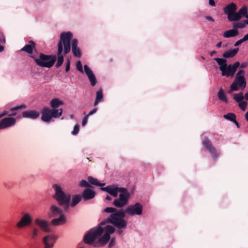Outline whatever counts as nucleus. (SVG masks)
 Returning <instances> with one entry per match:
<instances>
[{"label": "nucleus", "instance_id": "f257e3e1", "mask_svg": "<svg viewBox=\"0 0 248 248\" xmlns=\"http://www.w3.org/2000/svg\"><path fill=\"white\" fill-rule=\"evenodd\" d=\"M101 225L97 228H93L90 230L84 236V240L87 244H92L98 237L100 236L103 232L104 234L100 238L98 242L95 244V246H104L106 244L110 238V234L115 231V228L111 225H107L104 228Z\"/></svg>", "mask_w": 248, "mask_h": 248}, {"label": "nucleus", "instance_id": "f03ea898", "mask_svg": "<svg viewBox=\"0 0 248 248\" xmlns=\"http://www.w3.org/2000/svg\"><path fill=\"white\" fill-rule=\"evenodd\" d=\"M73 37L72 33L69 31L62 32L60 35V39L58 44V59L55 65L56 68L60 67L64 60V56L70 51V41Z\"/></svg>", "mask_w": 248, "mask_h": 248}, {"label": "nucleus", "instance_id": "7ed1b4c3", "mask_svg": "<svg viewBox=\"0 0 248 248\" xmlns=\"http://www.w3.org/2000/svg\"><path fill=\"white\" fill-rule=\"evenodd\" d=\"M118 192L120 193L119 198L113 201V204L117 208H122L128 204L131 194L125 188L118 187L116 185L109 186L108 193L110 195L117 197Z\"/></svg>", "mask_w": 248, "mask_h": 248}, {"label": "nucleus", "instance_id": "20e7f679", "mask_svg": "<svg viewBox=\"0 0 248 248\" xmlns=\"http://www.w3.org/2000/svg\"><path fill=\"white\" fill-rule=\"evenodd\" d=\"M125 212L123 209L117 210L113 214H111L107 218L103 220L100 225H103L106 223H111L118 229L125 228L127 226V222L124 219L125 216Z\"/></svg>", "mask_w": 248, "mask_h": 248}, {"label": "nucleus", "instance_id": "39448f33", "mask_svg": "<svg viewBox=\"0 0 248 248\" xmlns=\"http://www.w3.org/2000/svg\"><path fill=\"white\" fill-rule=\"evenodd\" d=\"M52 187L55 190L53 198L58 202L59 205L67 210L70 206L71 196L70 193H65L62 187L58 184H54Z\"/></svg>", "mask_w": 248, "mask_h": 248}, {"label": "nucleus", "instance_id": "423d86ee", "mask_svg": "<svg viewBox=\"0 0 248 248\" xmlns=\"http://www.w3.org/2000/svg\"><path fill=\"white\" fill-rule=\"evenodd\" d=\"M30 57L34 60L37 65L41 67L51 68L56 61L55 55H46L40 53L38 57L35 54L31 55Z\"/></svg>", "mask_w": 248, "mask_h": 248}, {"label": "nucleus", "instance_id": "0eeeda50", "mask_svg": "<svg viewBox=\"0 0 248 248\" xmlns=\"http://www.w3.org/2000/svg\"><path fill=\"white\" fill-rule=\"evenodd\" d=\"M62 113V109H50L48 108H44L42 111L41 120L45 122H49L52 118H58Z\"/></svg>", "mask_w": 248, "mask_h": 248}, {"label": "nucleus", "instance_id": "6e6552de", "mask_svg": "<svg viewBox=\"0 0 248 248\" xmlns=\"http://www.w3.org/2000/svg\"><path fill=\"white\" fill-rule=\"evenodd\" d=\"M33 221L31 215L28 213H22V217L16 223V226L18 229H22L24 227L30 225Z\"/></svg>", "mask_w": 248, "mask_h": 248}, {"label": "nucleus", "instance_id": "1a4fd4ad", "mask_svg": "<svg viewBox=\"0 0 248 248\" xmlns=\"http://www.w3.org/2000/svg\"><path fill=\"white\" fill-rule=\"evenodd\" d=\"M240 66V63L236 62L233 64L227 65L226 67L222 71L221 75L226 77H233L237 69Z\"/></svg>", "mask_w": 248, "mask_h": 248}, {"label": "nucleus", "instance_id": "9d476101", "mask_svg": "<svg viewBox=\"0 0 248 248\" xmlns=\"http://www.w3.org/2000/svg\"><path fill=\"white\" fill-rule=\"evenodd\" d=\"M246 86V81L244 77H235L234 81L232 82L230 87L229 93L232 91H236L238 90V87L244 89Z\"/></svg>", "mask_w": 248, "mask_h": 248}, {"label": "nucleus", "instance_id": "9b49d317", "mask_svg": "<svg viewBox=\"0 0 248 248\" xmlns=\"http://www.w3.org/2000/svg\"><path fill=\"white\" fill-rule=\"evenodd\" d=\"M142 206L139 202L136 203L133 205L128 206L124 210L125 213L130 216L140 215L142 213Z\"/></svg>", "mask_w": 248, "mask_h": 248}, {"label": "nucleus", "instance_id": "f8f14e48", "mask_svg": "<svg viewBox=\"0 0 248 248\" xmlns=\"http://www.w3.org/2000/svg\"><path fill=\"white\" fill-rule=\"evenodd\" d=\"M58 239V236L54 234H48L43 237V241L45 245L44 248H52Z\"/></svg>", "mask_w": 248, "mask_h": 248}, {"label": "nucleus", "instance_id": "ddd939ff", "mask_svg": "<svg viewBox=\"0 0 248 248\" xmlns=\"http://www.w3.org/2000/svg\"><path fill=\"white\" fill-rule=\"evenodd\" d=\"M203 146L208 150L211 154L212 157L214 160L217 157L218 154L217 153L216 149L212 145L210 140L207 138H205L202 141Z\"/></svg>", "mask_w": 248, "mask_h": 248}, {"label": "nucleus", "instance_id": "4468645a", "mask_svg": "<svg viewBox=\"0 0 248 248\" xmlns=\"http://www.w3.org/2000/svg\"><path fill=\"white\" fill-rule=\"evenodd\" d=\"M84 71L88 78L91 85L92 86H94L97 83V80L95 76L93 74V71L86 64L84 65Z\"/></svg>", "mask_w": 248, "mask_h": 248}, {"label": "nucleus", "instance_id": "2eb2a0df", "mask_svg": "<svg viewBox=\"0 0 248 248\" xmlns=\"http://www.w3.org/2000/svg\"><path fill=\"white\" fill-rule=\"evenodd\" d=\"M16 119L13 117H7L2 119L0 122V129L15 125Z\"/></svg>", "mask_w": 248, "mask_h": 248}, {"label": "nucleus", "instance_id": "dca6fc26", "mask_svg": "<svg viewBox=\"0 0 248 248\" xmlns=\"http://www.w3.org/2000/svg\"><path fill=\"white\" fill-rule=\"evenodd\" d=\"M34 222L43 231L50 232L51 229L49 227V222L47 220L37 218L35 219Z\"/></svg>", "mask_w": 248, "mask_h": 248}, {"label": "nucleus", "instance_id": "f3484780", "mask_svg": "<svg viewBox=\"0 0 248 248\" xmlns=\"http://www.w3.org/2000/svg\"><path fill=\"white\" fill-rule=\"evenodd\" d=\"M21 51H25L29 54L33 55V51L38 53V51L36 48V44L33 41H30L29 44L26 45L21 49Z\"/></svg>", "mask_w": 248, "mask_h": 248}, {"label": "nucleus", "instance_id": "a211bd4d", "mask_svg": "<svg viewBox=\"0 0 248 248\" xmlns=\"http://www.w3.org/2000/svg\"><path fill=\"white\" fill-rule=\"evenodd\" d=\"M61 214H64L63 210L59 207L56 205H52L50 208V211L48 213L49 217H57Z\"/></svg>", "mask_w": 248, "mask_h": 248}, {"label": "nucleus", "instance_id": "6ab92c4d", "mask_svg": "<svg viewBox=\"0 0 248 248\" xmlns=\"http://www.w3.org/2000/svg\"><path fill=\"white\" fill-rule=\"evenodd\" d=\"M40 115V113L35 110H28L22 112V116L24 118L36 119Z\"/></svg>", "mask_w": 248, "mask_h": 248}, {"label": "nucleus", "instance_id": "aec40b11", "mask_svg": "<svg viewBox=\"0 0 248 248\" xmlns=\"http://www.w3.org/2000/svg\"><path fill=\"white\" fill-rule=\"evenodd\" d=\"M95 192L89 188H86L84 190L82 194V198L85 200H91L94 197Z\"/></svg>", "mask_w": 248, "mask_h": 248}, {"label": "nucleus", "instance_id": "412c9836", "mask_svg": "<svg viewBox=\"0 0 248 248\" xmlns=\"http://www.w3.org/2000/svg\"><path fill=\"white\" fill-rule=\"evenodd\" d=\"M237 10V6L234 3H231L226 6L224 9V13L227 15L228 17L233 13H234Z\"/></svg>", "mask_w": 248, "mask_h": 248}, {"label": "nucleus", "instance_id": "4be33fe9", "mask_svg": "<svg viewBox=\"0 0 248 248\" xmlns=\"http://www.w3.org/2000/svg\"><path fill=\"white\" fill-rule=\"evenodd\" d=\"M66 222V218L64 214H61L58 218L51 220L52 224L54 226H58L64 224Z\"/></svg>", "mask_w": 248, "mask_h": 248}, {"label": "nucleus", "instance_id": "5701e85b", "mask_svg": "<svg viewBox=\"0 0 248 248\" xmlns=\"http://www.w3.org/2000/svg\"><path fill=\"white\" fill-rule=\"evenodd\" d=\"M239 32L237 29L233 28L232 30L225 31L223 33L224 38H230L236 36L238 35Z\"/></svg>", "mask_w": 248, "mask_h": 248}, {"label": "nucleus", "instance_id": "b1692460", "mask_svg": "<svg viewBox=\"0 0 248 248\" xmlns=\"http://www.w3.org/2000/svg\"><path fill=\"white\" fill-rule=\"evenodd\" d=\"M214 60L216 61L218 64L219 65V68L221 72L227 65V60L225 59L215 58L214 59Z\"/></svg>", "mask_w": 248, "mask_h": 248}, {"label": "nucleus", "instance_id": "393cba45", "mask_svg": "<svg viewBox=\"0 0 248 248\" xmlns=\"http://www.w3.org/2000/svg\"><path fill=\"white\" fill-rule=\"evenodd\" d=\"M238 50L239 48H236L232 50L227 51L223 54V57L225 58H232L237 54Z\"/></svg>", "mask_w": 248, "mask_h": 248}, {"label": "nucleus", "instance_id": "a878e982", "mask_svg": "<svg viewBox=\"0 0 248 248\" xmlns=\"http://www.w3.org/2000/svg\"><path fill=\"white\" fill-rule=\"evenodd\" d=\"M82 196L80 195H75L73 196L72 201L70 202V206L74 207L77 205L81 200Z\"/></svg>", "mask_w": 248, "mask_h": 248}, {"label": "nucleus", "instance_id": "bb28decb", "mask_svg": "<svg viewBox=\"0 0 248 248\" xmlns=\"http://www.w3.org/2000/svg\"><path fill=\"white\" fill-rule=\"evenodd\" d=\"M103 97V94L102 90H100L96 93L95 100L94 103V106H96L101 101Z\"/></svg>", "mask_w": 248, "mask_h": 248}, {"label": "nucleus", "instance_id": "cd10ccee", "mask_svg": "<svg viewBox=\"0 0 248 248\" xmlns=\"http://www.w3.org/2000/svg\"><path fill=\"white\" fill-rule=\"evenodd\" d=\"M217 96L220 100L225 103L228 102V99L222 88L220 89V90H219L217 93Z\"/></svg>", "mask_w": 248, "mask_h": 248}, {"label": "nucleus", "instance_id": "c85d7f7f", "mask_svg": "<svg viewBox=\"0 0 248 248\" xmlns=\"http://www.w3.org/2000/svg\"><path fill=\"white\" fill-rule=\"evenodd\" d=\"M88 180L89 183L96 186H103L105 185V183L102 184L100 183L97 179L92 176L88 177Z\"/></svg>", "mask_w": 248, "mask_h": 248}, {"label": "nucleus", "instance_id": "c756f323", "mask_svg": "<svg viewBox=\"0 0 248 248\" xmlns=\"http://www.w3.org/2000/svg\"><path fill=\"white\" fill-rule=\"evenodd\" d=\"M248 13V7L246 5L243 6L241 9L239 10V11L237 12L238 16H241V18L242 17L244 16L246 18V16L248 15L247 14Z\"/></svg>", "mask_w": 248, "mask_h": 248}, {"label": "nucleus", "instance_id": "7c9ffc66", "mask_svg": "<svg viewBox=\"0 0 248 248\" xmlns=\"http://www.w3.org/2000/svg\"><path fill=\"white\" fill-rule=\"evenodd\" d=\"M62 104L63 103L57 98L53 99L50 101V105L53 109H55V108Z\"/></svg>", "mask_w": 248, "mask_h": 248}, {"label": "nucleus", "instance_id": "2f4dec72", "mask_svg": "<svg viewBox=\"0 0 248 248\" xmlns=\"http://www.w3.org/2000/svg\"><path fill=\"white\" fill-rule=\"evenodd\" d=\"M39 232V229L35 226L32 227V230L31 232V237L32 239H35L38 237Z\"/></svg>", "mask_w": 248, "mask_h": 248}, {"label": "nucleus", "instance_id": "473e14b6", "mask_svg": "<svg viewBox=\"0 0 248 248\" xmlns=\"http://www.w3.org/2000/svg\"><path fill=\"white\" fill-rule=\"evenodd\" d=\"M230 15L228 17V19L230 21H237L241 19V16H238V14L235 12Z\"/></svg>", "mask_w": 248, "mask_h": 248}, {"label": "nucleus", "instance_id": "72a5a7b5", "mask_svg": "<svg viewBox=\"0 0 248 248\" xmlns=\"http://www.w3.org/2000/svg\"><path fill=\"white\" fill-rule=\"evenodd\" d=\"M233 98L237 102H240L242 101L244 98L243 95V93H239L234 94L233 95Z\"/></svg>", "mask_w": 248, "mask_h": 248}, {"label": "nucleus", "instance_id": "f704fd0d", "mask_svg": "<svg viewBox=\"0 0 248 248\" xmlns=\"http://www.w3.org/2000/svg\"><path fill=\"white\" fill-rule=\"evenodd\" d=\"M223 117L230 121L233 122L236 119V115L232 113H228L223 116Z\"/></svg>", "mask_w": 248, "mask_h": 248}, {"label": "nucleus", "instance_id": "c9c22d12", "mask_svg": "<svg viewBox=\"0 0 248 248\" xmlns=\"http://www.w3.org/2000/svg\"><path fill=\"white\" fill-rule=\"evenodd\" d=\"M72 51L73 55L78 57L80 58L81 56V53L80 48L78 47H76L75 48H72Z\"/></svg>", "mask_w": 248, "mask_h": 248}, {"label": "nucleus", "instance_id": "e433bc0d", "mask_svg": "<svg viewBox=\"0 0 248 248\" xmlns=\"http://www.w3.org/2000/svg\"><path fill=\"white\" fill-rule=\"evenodd\" d=\"M246 20L242 22L235 23L233 25V28L238 30V28L242 29L245 27L247 23H245Z\"/></svg>", "mask_w": 248, "mask_h": 248}, {"label": "nucleus", "instance_id": "4c0bfd02", "mask_svg": "<svg viewBox=\"0 0 248 248\" xmlns=\"http://www.w3.org/2000/svg\"><path fill=\"white\" fill-rule=\"evenodd\" d=\"M26 106L25 105H21L20 106H18L15 107H13L10 108V111H15L16 110H17L21 109H25L26 108Z\"/></svg>", "mask_w": 248, "mask_h": 248}, {"label": "nucleus", "instance_id": "58836bf2", "mask_svg": "<svg viewBox=\"0 0 248 248\" xmlns=\"http://www.w3.org/2000/svg\"><path fill=\"white\" fill-rule=\"evenodd\" d=\"M117 210V209L114 207H107L104 209V212L113 214V213H115Z\"/></svg>", "mask_w": 248, "mask_h": 248}, {"label": "nucleus", "instance_id": "ea45409f", "mask_svg": "<svg viewBox=\"0 0 248 248\" xmlns=\"http://www.w3.org/2000/svg\"><path fill=\"white\" fill-rule=\"evenodd\" d=\"M239 103V107L243 111L245 110L247 106V102L242 101Z\"/></svg>", "mask_w": 248, "mask_h": 248}, {"label": "nucleus", "instance_id": "a19ab883", "mask_svg": "<svg viewBox=\"0 0 248 248\" xmlns=\"http://www.w3.org/2000/svg\"><path fill=\"white\" fill-rule=\"evenodd\" d=\"M81 187H90V185L85 180H82L79 183Z\"/></svg>", "mask_w": 248, "mask_h": 248}, {"label": "nucleus", "instance_id": "79ce46f5", "mask_svg": "<svg viewBox=\"0 0 248 248\" xmlns=\"http://www.w3.org/2000/svg\"><path fill=\"white\" fill-rule=\"evenodd\" d=\"M77 68L80 72H83L82 65L80 61H78L77 63Z\"/></svg>", "mask_w": 248, "mask_h": 248}, {"label": "nucleus", "instance_id": "37998d69", "mask_svg": "<svg viewBox=\"0 0 248 248\" xmlns=\"http://www.w3.org/2000/svg\"><path fill=\"white\" fill-rule=\"evenodd\" d=\"M79 126L78 124H76L74 127V129L72 131V134L73 135H76L78 133V131H79Z\"/></svg>", "mask_w": 248, "mask_h": 248}, {"label": "nucleus", "instance_id": "c03bdc74", "mask_svg": "<svg viewBox=\"0 0 248 248\" xmlns=\"http://www.w3.org/2000/svg\"><path fill=\"white\" fill-rule=\"evenodd\" d=\"M78 41L77 39H72V42H71L72 48H75L76 47H78Z\"/></svg>", "mask_w": 248, "mask_h": 248}, {"label": "nucleus", "instance_id": "a18cd8bd", "mask_svg": "<svg viewBox=\"0 0 248 248\" xmlns=\"http://www.w3.org/2000/svg\"><path fill=\"white\" fill-rule=\"evenodd\" d=\"M5 39L2 33L0 32V43H5Z\"/></svg>", "mask_w": 248, "mask_h": 248}, {"label": "nucleus", "instance_id": "49530a36", "mask_svg": "<svg viewBox=\"0 0 248 248\" xmlns=\"http://www.w3.org/2000/svg\"><path fill=\"white\" fill-rule=\"evenodd\" d=\"M115 243V238H112L110 240V241L109 242V244L108 245L109 248H111L112 247H113Z\"/></svg>", "mask_w": 248, "mask_h": 248}, {"label": "nucleus", "instance_id": "de8ad7c7", "mask_svg": "<svg viewBox=\"0 0 248 248\" xmlns=\"http://www.w3.org/2000/svg\"><path fill=\"white\" fill-rule=\"evenodd\" d=\"M88 117H89L87 115H86V116L84 117V118H83L82 122V126H84L87 123Z\"/></svg>", "mask_w": 248, "mask_h": 248}, {"label": "nucleus", "instance_id": "09e8293b", "mask_svg": "<svg viewBox=\"0 0 248 248\" xmlns=\"http://www.w3.org/2000/svg\"><path fill=\"white\" fill-rule=\"evenodd\" d=\"M70 61H67L66 62V65L65 67V71L68 72L70 70Z\"/></svg>", "mask_w": 248, "mask_h": 248}, {"label": "nucleus", "instance_id": "8fccbe9b", "mask_svg": "<svg viewBox=\"0 0 248 248\" xmlns=\"http://www.w3.org/2000/svg\"><path fill=\"white\" fill-rule=\"evenodd\" d=\"M244 72H245V71H244V70H243V69L240 70L238 72V73L236 74L235 77H237V76H238V77H244L243 76H242L241 75L244 74Z\"/></svg>", "mask_w": 248, "mask_h": 248}, {"label": "nucleus", "instance_id": "3c124183", "mask_svg": "<svg viewBox=\"0 0 248 248\" xmlns=\"http://www.w3.org/2000/svg\"><path fill=\"white\" fill-rule=\"evenodd\" d=\"M244 42V41H243V40L242 39H240L239 40H238V41H236V42L235 43V44H234V46H238L240 45L241 44H242V43H243Z\"/></svg>", "mask_w": 248, "mask_h": 248}, {"label": "nucleus", "instance_id": "603ef678", "mask_svg": "<svg viewBox=\"0 0 248 248\" xmlns=\"http://www.w3.org/2000/svg\"><path fill=\"white\" fill-rule=\"evenodd\" d=\"M97 108H94V109H93L92 110L90 111V112L88 113V114L87 115V116H90V115H93V114L96 113V112L97 111Z\"/></svg>", "mask_w": 248, "mask_h": 248}, {"label": "nucleus", "instance_id": "864d4df0", "mask_svg": "<svg viewBox=\"0 0 248 248\" xmlns=\"http://www.w3.org/2000/svg\"><path fill=\"white\" fill-rule=\"evenodd\" d=\"M205 19H206L207 20H208L209 21H211V22L214 21V19L210 16H205Z\"/></svg>", "mask_w": 248, "mask_h": 248}, {"label": "nucleus", "instance_id": "5fc2aeb1", "mask_svg": "<svg viewBox=\"0 0 248 248\" xmlns=\"http://www.w3.org/2000/svg\"><path fill=\"white\" fill-rule=\"evenodd\" d=\"M109 187V186H107L106 187H101V189L102 191H106V192H108Z\"/></svg>", "mask_w": 248, "mask_h": 248}, {"label": "nucleus", "instance_id": "6e6d98bb", "mask_svg": "<svg viewBox=\"0 0 248 248\" xmlns=\"http://www.w3.org/2000/svg\"><path fill=\"white\" fill-rule=\"evenodd\" d=\"M209 4L212 6H216V3L214 0H209Z\"/></svg>", "mask_w": 248, "mask_h": 248}, {"label": "nucleus", "instance_id": "4d7b16f0", "mask_svg": "<svg viewBox=\"0 0 248 248\" xmlns=\"http://www.w3.org/2000/svg\"><path fill=\"white\" fill-rule=\"evenodd\" d=\"M8 113V111L5 110L3 113H2L1 114H0V118L7 115Z\"/></svg>", "mask_w": 248, "mask_h": 248}, {"label": "nucleus", "instance_id": "13d9d810", "mask_svg": "<svg viewBox=\"0 0 248 248\" xmlns=\"http://www.w3.org/2000/svg\"><path fill=\"white\" fill-rule=\"evenodd\" d=\"M242 39L243 40V41L245 42V41H248V33L246 34L244 37L242 38Z\"/></svg>", "mask_w": 248, "mask_h": 248}, {"label": "nucleus", "instance_id": "bf43d9fd", "mask_svg": "<svg viewBox=\"0 0 248 248\" xmlns=\"http://www.w3.org/2000/svg\"><path fill=\"white\" fill-rule=\"evenodd\" d=\"M233 122L236 125V126H237V127L239 128V127H240V126H239V123H238L236 121V119H235V121H234Z\"/></svg>", "mask_w": 248, "mask_h": 248}, {"label": "nucleus", "instance_id": "052dcab7", "mask_svg": "<svg viewBox=\"0 0 248 248\" xmlns=\"http://www.w3.org/2000/svg\"><path fill=\"white\" fill-rule=\"evenodd\" d=\"M221 45H222V42H219L217 43V44L216 45V46L217 47H220L221 46Z\"/></svg>", "mask_w": 248, "mask_h": 248}, {"label": "nucleus", "instance_id": "680f3d73", "mask_svg": "<svg viewBox=\"0 0 248 248\" xmlns=\"http://www.w3.org/2000/svg\"><path fill=\"white\" fill-rule=\"evenodd\" d=\"M112 198L110 196H107L106 197V200H108V201H110L111 200Z\"/></svg>", "mask_w": 248, "mask_h": 248}, {"label": "nucleus", "instance_id": "e2e57ef3", "mask_svg": "<svg viewBox=\"0 0 248 248\" xmlns=\"http://www.w3.org/2000/svg\"><path fill=\"white\" fill-rule=\"evenodd\" d=\"M4 46L1 45H0V52H2L4 50Z\"/></svg>", "mask_w": 248, "mask_h": 248}, {"label": "nucleus", "instance_id": "0e129e2a", "mask_svg": "<svg viewBox=\"0 0 248 248\" xmlns=\"http://www.w3.org/2000/svg\"><path fill=\"white\" fill-rule=\"evenodd\" d=\"M117 233L121 235L123 233V231L121 230V229H119V230L117 231Z\"/></svg>", "mask_w": 248, "mask_h": 248}, {"label": "nucleus", "instance_id": "69168bd1", "mask_svg": "<svg viewBox=\"0 0 248 248\" xmlns=\"http://www.w3.org/2000/svg\"><path fill=\"white\" fill-rule=\"evenodd\" d=\"M245 98L247 100H248V92L245 94Z\"/></svg>", "mask_w": 248, "mask_h": 248}, {"label": "nucleus", "instance_id": "338daca9", "mask_svg": "<svg viewBox=\"0 0 248 248\" xmlns=\"http://www.w3.org/2000/svg\"><path fill=\"white\" fill-rule=\"evenodd\" d=\"M216 53V51L214 50V51L210 52V54L211 56H212Z\"/></svg>", "mask_w": 248, "mask_h": 248}, {"label": "nucleus", "instance_id": "774afa93", "mask_svg": "<svg viewBox=\"0 0 248 248\" xmlns=\"http://www.w3.org/2000/svg\"><path fill=\"white\" fill-rule=\"evenodd\" d=\"M245 118L248 122V111L245 114Z\"/></svg>", "mask_w": 248, "mask_h": 248}]
</instances>
